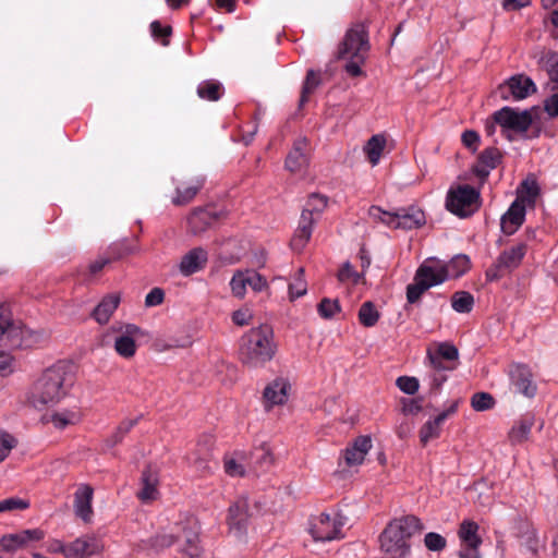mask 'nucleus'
I'll use <instances>...</instances> for the list:
<instances>
[{
    "label": "nucleus",
    "instance_id": "58",
    "mask_svg": "<svg viewBox=\"0 0 558 558\" xmlns=\"http://www.w3.org/2000/svg\"><path fill=\"white\" fill-rule=\"evenodd\" d=\"M138 418H128L120 423L116 433L112 435V445L122 441L123 437L137 424Z\"/></svg>",
    "mask_w": 558,
    "mask_h": 558
},
{
    "label": "nucleus",
    "instance_id": "3",
    "mask_svg": "<svg viewBox=\"0 0 558 558\" xmlns=\"http://www.w3.org/2000/svg\"><path fill=\"white\" fill-rule=\"evenodd\" d=\"M277 345L274 341V331L268 325H260L250 329L241 338L240 359L250 367L262 366L272 360Z\"/></svg>",
    "mask_w": 558,
    "mask_h": 558
},
{
    "label": "nucleus",
    "instance_id": "53",
    "mask_svg": "<svg viewBox=\"0 0 558 558\" xmlns=\"http://www.w3.org/2000/svg\"><path fill=\"white\" fill-rule=\"evenodd\" d=\"M150 31L154 38L160 39L161 45L167 46L169 44V37L172 33L171 26H162L159 21H154L150 24Z\"/></svg>",
    "mask_w": 558,
    "mask_h": 558
},
{
    "label": "nucleus",
    "instance_id": "54",
    "mask_svg": "<svg viewBox=\"0 0 558 558\" xmlns=\"http://www.w3.org/2000/svg\"><path fill=\"white\" fill-rule=\"evenodd\" d=\"M550 96L545 100V111L550 117H558V81L550 84Z\"/></svg>",
    "mask_w": 558,
    "mask_h": 558
},
{
    "label": "nucleus",
    "instance_id": "18",
    "mask_svg": "<svg viewBox=\"0 0 558 558\" xmlns=\"http://www.w3.org/2000/svg\"><path fill=\"white\" fill-rule=\"evenodd\" d=\"M45 533L40 529L23 530L19 533L7 534L0 538V550L12 553L26 547L32 542H39Z\"/></svg>",
    "mask_w": 558,
    "mask_h": 558
},
{
    "label": "nucleus",
    "instance_id": "19",
    "mask_svg": "<svg viewBox=\"0 0 558 558\" xmlns=\"http://www.w3.org/2000/svg\"><path fill=\"white\" fill-rule=\"evenodd\" d=\"M458 410V401H453L446 410L440 412L433 420H428L420 429L418 436L420 441L423 446H426L430 440L436 439L440 436L441 425L450 416L453 415Z\"/></svg>",
    "mask_w": 558,
    "mask_h": 558
},
{
    "label": "nucleus",
    "instance_id": "6",
    "mask_svg": "<svg viewBox=\"0 0 558 558\" xmlns=\"http://www.w3.org/2000/svg\"><path fill=\"white\" fill-rule=\"evenodd\" d=\"M368 216L392 229H415L425 223L424 213L415 207L401 208L396 211H386L379 206H371Z\"/></svg>",
    "mask_w": 558,
    "mask_h": 558
},
{
    "label": "nucleus",
    "instance_id": "34",
    "mask_svg": "<svg viewBox=\"0 0 558 558\" xmlns=\"http://www.w3.org/2000/svg\"><path fill=\"white\" fill-rule=\"evenodd\" d=\"M82 421V412L78 408L62 409L50 415L49 422L57 429H64L68 426L76 425Z\"/></svg>",
    "mask_w": 558,
    "mask_h": 558
},
{
    "label": "nucleus",
    "instance_id": "1",
    "mask_svg": "<svg viewBox=\"0 0 558 558\" xmlns=\"http://www.w3.org/2000/svg\"><path fill=\"white\" fill-rule=\"evenodd\" d=\"M74 383V366L60 361L47 368L34 383L29 402L35 408L57 404L70 392Z\"/></svg>",
    "mask_w": 558,
    "mask_h": 558
},
{
    "label": "nucleus",
    "instance_id": "45",
    "mask_svg": "<svg viewBox=\"0 0 558 558\" xmlns=\"http://www.w3.org/2000/svg\"><path fill=\"white\" fill-rule=\"evenodd\" d=\"M320 84L319 75L314 70H308L300 98V106H303L308 100V96L318 87Z\"/></svg>",
    "mask_w": 558,
    "mask_h": 558
},
{
    "label": "nucleus",
    "instance_id": "10",
    "mask_svg": "<svg viewBox=\"0 0 558 558\" xmlns=\"http://www.w3.org/2000/svg\"><path fill=\"white\" fill-rule=\"evenodd\" d=\"M526 254V245L518 243L505 250L496 259L495 264L487 269L486 278L495 281L505 276L507 272L518 268Z\"/></svg>",
    "mask_w": 558,
    "mask_h": 558
},
{
    "label": "nucleus",
    "instance_id": "26",
    "mask_svg": "<svg viewBox=\"0 0 558 558\" xmlns=\"http://www.w3.org/2000/svg\"><path fill=\"white\" fill-rule=\"evenodd\" d=\"M372 448V438L369 436H359L351 446L343 451V458L349 466H355L363 463L365 456Z\"/></svg>",
    "mask_w": 558,
    "mask_h": 558
},
{
    "label": "nucleus",
    "instance_id": "35",
    "mask_svg": "<svg viewBox=\"0 0 558 558\" xmlns=\"http://www.w3.org/2000/svg\"><path fill=\"white\" fill-rule=\"evenodd\" d=\"M386 137L383 134L373 135L364 145L363 151L372 166L378 165L386 147Z\"/></svg>",
    "mask_w": 558,
    "mask_h": 558
},
{
    "label": "nucleus",
    "instance_id": "47",
    "mask_svg": "<svg viewBox=\"0 0 558 558\" xmlns=\"http://www.w3.org/2000/svg\"><path fill=\"white\" fill-rule=\"evenodd\" d=\"M432 354L438 356L439 359H444L448 363L456 365L459 359V351L457 347L449 342L439 343L436 350L432 351Z\"/></svg>",
    "mask_w": 558,
    "mask_h": 558
},
{
    "label": "nucleus",
    "instance_id": "50",
    "mask_svg": "<svg viewBox=\"0 0 558 558\" xmlns=\"http://www.w3.org/2000/svg\"><path fill=\"white\" fill-rule=\"evenodd\" d=\"M362 277L363 272L360 274L356 270H354L350 262L343 263L338 271V280L340 282H351L353 284H356L360 282Z\"/></svg>",
    "mask_w": 558,
    "mask_h": 558
},
{
    "label": "nucleus",
    "instance_id": "51",
    "mask_svg": "<svg viewBox=\"0 0 558 558\" xmlns=\"http://www.w3.org/2000/svg\"><path fill=\"white\" fill-rule=\"evenodd\" d=\"M317 311L323 318L330 319L340 312V304L338 300L325 298L317 305Z\"/></svg>",
    "mask_w": 558,
    "mask_h": 558
},
{
    "label": "nucleus",
    "instance_id": "17",
    "mask_svg": "<svg viewBox=\"0 0 558 558\" xmlns=\"http://www.w3.org/2000/svg\"><path fill=\"white\" fill-rule=\"evenodd\" d=\"M291 385L284 377H277L266 385L263 391V400L266 410L276 405H283L289 399Z\"/></svg>",
    "mask_w": 558,
    "mask_h": 558
},
{
    "label": "nucleus",
    "instance_id": "48",
    "mask_svg": "<svg viewBox=\"0 0 558 558\" xmlns=\"http://www.w3.org/2000/svg\"><path fill=\"white\" fill-rule=\"evenodd\" d=\"M17 446V439L8 430L0 428V463L3 462Z\"/></svg>",
    "mask_w": 558,
    "mask_h": 558
},
{
    "label": "nucleus",
    "instance_id": "36",
    "mask_svg": "<svg viewBox=\"0 0 558 558\" xmlns=\"http://www.w3.org/2000/svg\"><path fill=\"white\" fill-rule=\"evenodd\" d=\"M197 96L207 101H217L223 95V86L216 80H206L198 84Z\"/></svg>",
    "mask_w": 558,
    "mask_h": 558
},
{
    "label": "nucleus",
    "instance_id": "64",
    "mask_svg": "<svg viewBox=\"0 0 558 558\" xmlns=\"http://www.w3.org/2000/svg\"><path fill=\"white\" fill-rule=\"evenodd\" d=\"M163 290L160 288H154L147 293L145 298V305L148 307L160 305L163 302Z\"/></svg>",
    "mask_w": 558,
    "mask_h": 558
},
{
    "label": "nucleus",
    "instance_id": "2",
    "mask_svg": "<svg viewBox=\"0 0 558 558\" xmlns=\"http://www.w3.org/2000/svg\"><path fill=\"white\" fill-rule=\"evenodd\" d=\"M424 526L415 515H404L388 523L379 536V548L384 558H408L409 539L423 531Z\"/></svg>",
    "mask_w": 558,
    "mask_h": 558
},
{
    "label": "nucleus",
    "instance_id": "52",
    "mask_svg": "<svg viewBox=\"0 0 558 558\" xmlns=\"http://www.w3.org/2000/svg\"><path fill=\"white\" fill-rule=\"evenodd\" d=\"M327 206V198L319 194H312L303 210L318 217Z\"/></svg>",
    "mask_w": 558,
    "mask_h": 558
},
{
    "label": "nucleus",
    "instance_id": "32",
    "mask_svg": "<svg viewBox=\"0 0 558 558\" xmlns=\"http://www.w3.org/2000/svg\"><path fill=\"white\" fill-rule=\"evenodd\" d=\"M513 535L518 538L519 545L533 555L536 553V533L527 521L518 519L513 525Z\"/></svg>",
    "mask_w": 558,
    "mask_h": 558
},
{
    "label": "nucleus",
    "instance_id": "57",
    "mask_svg": "<svg viewBox=\"0 0 558 558\" xmlns=\"http://www.w3.org/2000/svg\"><path fill=\"white\" fill-rule=\"evenodd\" d=\"M175 537H180L179 533H175L174 525L168 533H160L154 537V546L159 548L170 547L177 544Z\"/></svg>",
    "mask_w": 558,
    "mask_h": 558
},
{
    "label": "nucleus",
    "instance_id": "15",
    "mask_svg": "<svg viewBox=\"0 0 558 558\" xmlns=\"http://www.w3.org/2000/svg\"><path fill=\"white\" fill-rule=\"evenodd\" d=\"M112 330H116V328L113 327ZM117 331L120 333L114 339V351L123 359H132L137 351L135 339L142 335L141 328L136 325L128 324L117 329Z\"/></svg>",
    "mask_w": 558,
    "mask_h": 558
},
{
    "label": "nucleus",
    "instance_id": "25",
    "mask_svg": "<svg viewBox=\"0 0 558 558\" xmlns=\"http://www.w3.org/2000/svg\"><path fill=\"white\" fill-rule=\"evenodd\" d=\"M316 219L317 217L308 211H302L299 227L291 239V247L294 251L301 252L305 247L312 236L313 226Z\"/></svg>",
    "mask_w": 558,
    "mask_h": 558
},
{
    "label": "nucleus",
    "instance_id": "56",
    "mask_svg": "<svg viewBox=\"0 0 558 558\" xmlns=\"http://www.w3.org/2000/svg\"><path fill=\"white\" fill-rule=\"evenodd\" d=\"M246 270L248 276L247 286H250L254 292H262L268 289V282L264 276H262L255 270Z\"/></svg>",
    "mask_w": 558,
    "mask_h": 558
},
{
    "label": "nucleus",
    "instance_id": "5",
    "mask_svg": "<svg viewBox=\"0 0 558 558\" xmlns=\"http://www.w3.org/2000/svg\"><path fill=\"white\" fill-rule=\"evenodd\" d=\"M31 331L22 326L13 324L8 316L4 315V310L0 306V347L3 348H21L28 345L27 338ZM12 357L9 353L0 351V372H10Z\"/></svg>",
    "mask_w": 558,
    "mask_h": 558
},
{
    "label": "nucleus",
    "instance_id": "40",
    "mask_svg": "<svg viewBox=\"0 0 558 558\" xmlns=\"http://www.w3.org/2000/svg\"><path fill=\"white\" fill-rule=\"evenodd\" d=\"M380 315L374 303L364 302L359 310V320L364 327H373L377 324Z\"/></svg>",
    "mask_w": 558,
    "mask_h": 558
},
{
    "label": "nucleus",
    "instance_id": "24",
    "mask_svg": "<svg viewBox=\"0 0 558 558\" xmlns=\"http://www.w3.org/2000/svg\"><path fill=\"white\" fill-rule=\"evenodd\" d=\"M308 144L305 138L296 140L286 158V168L292 173L302 172L308 166Z\"/></svg>",
    "mask_w": 558,
    "mask_h": 558
},
{
    "label": "nucleus",
    "instance_id": "21",
    "mask_svg": "<svg viewBox=\"0 0 558 558\" xmlns=\"http://www.w3.org/2000/svg\"><path fill=\"white\" fill-rule=\"evenodd\" d=\"M94 489L89 484H80L74 493V512L84 522H89L93 517Z\"/></svg>",
    "mask_w": 558,
    "mask_h": 558
},
{
    "label": "nucleus",
    "instance_id": "14",
    "mask_svg": "<svg viewBox=\"0 0 558 558\" xmlns=\"http://www.w3.org/2000/svg\"><path fill=\"white\" fill-rule=\"evenodd\" d=\"M509 378L515 392L526 398L535 397L537 392V386L527 365L520 363L512 364L509 368Z\"/></svg>",
    "mask_w": 558,
    "mask_h": 558
},
{
    "label": "nucleus",
    "instance_id": "49",
    "mask_svg": "<svg viewBox=\"0 0 558 558\" xmlns=\"http://www.w3.org/2000/svg\"><path fill=\"white\" fill-rule=\"evenodd\" d=\"M471 405L475 411H486L495 405V399L488 392H476L471 398Z\"/></svg>",
    "mask_w": 558,
    "mask_h": 558
},
{
    "label": "nucleus",
    "instance_id": "60",
    "mask_svg": "<svg viewBox=\"0 0 558 558\" xmlns=\"http://www.w3.org/2000/svg\"><path fill=\"white\" fill-rule=\"evenodd\" d=\"M28 507V501L16 497H11L0 501V513L13 510H24Z\"/></svg>",
    "mask_w": 558,
    "mask_h": 558
},
{
    "label": "nucleus",
    "instance_id": "23",
    "mask_svg": "<svg viewBox=\"0 0 558 558\" xmlns=\"http://www.w3.org/2000/svg\"><path fill=\"white\" fill-rule=\"evenodd\" d=\"M502 159L501 151L496 147L485 148L477 158V162L472 167L473 173L482 180H485L492 170H494Z\"/></svg>",
    "mask_w": 558,
    "mask_h": 558
},
{
    "label": "nucleus",
    "instance_id": "28",
    "mask_svg": "<svg viewBox=\"0 0 558 558\" xmlns=\"http://www.w3.org/2000/svg\"><path fill=\"white\" fill-rule=\"evenodd\" d=\"M206 263L207 252L202 247H195L182 257L179 269L182 275L190 276L203 269Z\"/></svg>",
    "mask_w": 558,
    "mask_h": 558
},
{
    "label": "nucleus",
    "instance_id": "20",
    "mask_svg": "<svg viewBox=\"0 0 558 558\" xmlns=\"http://www.w3.org/2000/svg\"><path fill=\"white\" fill-rule=\"evenodd\" d=\"M102 545L94 535H84L68 544L66 558H87L100 553Z\"/></svg>",
    "mask_w": 558,
    "mask_h": 558
},
{
    "label": "nucleus",
    "instance_id": "61",
    "mask_svg": "<svg viewBox=\"0 0 558 558\" xmlns=\"http://www.w3.org/2000/svg\"><path fill=\"white\" fill-rule=\"evenodd\" d=\"M427 360L430 369L438 372H450L456 368V364H451L446 362L444 359H439L438 356L432 354V351H427Z\"/></svg>",
    "mask_w": 558,
    "mask_h": 558
},
{
    "label": "nucleus",
    "instance_id": "8",
    "mask_svg": "<svg viewBox=\"0 0 558 558\" xmlns=\"http://www.w3.org/2000/svg\"><path fill=\"white\" fill-rule=\"evenodd\" d=\"M345 518L339 513H320L311 521L310 533L317 542H328L340 538Z\"/></svg>",
    "mask_w": 558,
    "mask_h": 558
},
{
    "label": "nucleus",
    "instance_id": "9",
    "mask_svg": "<svg viewBox=\"0 0 558 558\" xmlns=\"http://www.w3.org/2000/svg\"><path fill=\"white\" fill-rule=\"evenodd\" d=\"M532 111V109L518 111L511 107H504L494 112L493 121L505 131L524 134L533 123Z\"/></svg>",
    "mask_w": 558,
    "mask_h": 558
},
{
    "label": "nucleus",
    "instance_id": "30",
    "mask_svg": "<svg viewBox=\"0 0 558 558\" xmlns=\"http://www.w3.org/2000/svg\"><path fill=\"white\" fill-rule=\"evenodd\" d=\"M142 488L137 493V497L143 502H149L155 499H157L159 492H158V473L156 470H153L150 466H147L141 477Z\"/></svg>",
    "mask_w": 558,
    "mask_h": 558
},
{
    "label": "nucleus",
    "instance_id": "27",
    "mask_svg": "<svg viewBox=\"0 0 558 558\" xmlns=\"http://www.w3.org/2000/svg\"><path fill=\"white\" fill-rule=\"evenodd\" d=\"M418 278L424 279L425 283L432 287L441 284L448 279L447 270L440 260H430L423 263L415 272Z\"/></svg>",
    "mask_w": 558,
    "mask_h": 558
},
{
    "label": "nucleus",
    "instance_id": "43",
    "mask_svg": "<svg viewBox=\"0 0 558 558\" xmlns=\"http://www.w3.org/2000/svg\"><path fill=\"white\" fill-rule=\"evenodd\" d=\"M243 456L242 454H232L226 456L223 458V469L225 472L232 477L244 476L245 475V466L242 463Z\"/></svg>",
    "mask_w": 558,
    "mask_h": 558
},
{
    "label": "nucleus",
    "instance_id": "11",
    "mask_svg": "<svg viewBox=\"0 0 558 558\" xmlns=\"http://www.w3.org/2000/svg\"><path fill=\"white\" fill-rule=\"evenodd\" d=\"M175 533L180 537H175L177 545L180 550L189 557H197L201 553L199 543V527L195 520L186 519L174 524Z\"/></svg>",
    "mask_w": 558,
    "mask_h": 558
},
{
    "label": "nucleus",
    "instance_id": "37",
    "mask_svg": "<svg viewBox=\"0 0 558 558\" xmlns=\"http://www.w3.org/2000/svg\"><path fill=\"white\" fill-rule=\"evenodd\" d=\"M478 524L474 521H462L458 532L461 545H481L482 538L478 535Z\"/></svg>",
    "mask_w": 558,
    "mask_h": 558
},
{
    "label": "nucleus",
    "instance_id": "31",
    "mask_svg": "<svg viewBox=\"0 0 558 558\" xmlns=\"http://www.w3.org/2000/svg\"><path fill=\"white\" fill-rule=\"evenodd\" d=\"M534 424L535 415L533 413L522 415L508 433V439L511 445H519L526 441Z\"/></svg>",
    "mask_w": 558,
    "mask_h": 558
},
{
    "label": "nucleus",
    "instance_id": "55",
    "mask_svg": "<svg viewBox=\"0 0 558 558\" xmlns=\"http://www.w3.org/2000/svg\"><path fill=\"white\" fill-rule=\"evenodd\" d=\"M425 546L432 551H440L446 547V538L438 533L429 532L424 537Z\"/></svg>",
    "mask_w": 558,
    "mask_h": 558
},
{
    "label": "nucleus",
    "instance_id": "38",
    "mask_svg": "<svg viewBox=\"0 0 558 558\" xmlns=\"http://www.w3.org/2000/svg\"><path fill=\"white\" fill-rule=\"evenodd\" d=\"M537 63L550 77V84L558 81V51H543Z\"/></svg>",
    "mask_w": 558,
    "mask_h": 558
},
{
    "label": "nucleus",
    "instance_id": "59",
    "mask_svg": "<svg viewBox=\"0 0 558 558\" xmlns=\"http://www.w3.org/2000/svg\"><path fill=\"white\" fill-rule=\"evenodd\" d=\"M396 384L401 391L408 395H414L420 388L418 380L415 377L401 376Z\"/></svg>",
    "mask_w": 558,
    "mask_h": 558
},
{
    "label": "nucleus",
    "instance_id": "22",
    "mask_svg": "<svg viewBox=\"0 0 558 558\" xmlns=\"http://www.w3.org/2000/svg\"><path fill=\"white\" fill-rule=\"evenodd\" d=\"M525 205L523 199H515L502 215L500 225L504 233L513 234L524 222Z\"/></svg>",
    "mask_w": 558,
    "mask_h": 558
},
{
    "label": "nucleus",
    "instance_id": "41",
    "mask_svg": "<svg viewBox=\"0 0 558 558\" xmlns=\"http://www.w3.org/2000/svg\"><path fill=\"white\" fill-rule=\"evenodd\" d=\"M474 305V298L470 292L458 291L451 298V306L458 313H470Z\"/></svg>",
    "mask_w": 558,
    "mask_h": 558
},
{
    "label": "nucleus",
    "instance_id": "62",
    "mask_svg": "<svg viewBox=\"0 0 558 558\" xmlns=\"http://www.w3.org/2000/svg\"><path fill=\"white\" fill-rule=\"evenodd\" d=\"M109 251H110L109 256H111L112 260H117L119 258H122L123 256L135 253L136 248L129 246L124 242H120V243H114L113 245H111Z\"/></svg>",
    "mask_w": 558,
    "mask_h": 558
},
{
    "label": "nucleus",
    "instance_id": "63",
    "mask_svg": "<svg viewBox=\"0 0 558 558\" xmlns=\"http://www.w3.org/2000/svg\"><path fill=\"white\" fill-rule=\"evenodd\" d=\"M461 141L466 148L474 153L480 144V135L475 131L466 130L463 132Z\"/></svg>",
    "mask_w": 558,
    "mask_h": 558
},
{
    "label": "nucleus",
    "instance_id": "4",
    "mask_svg": "<svg viewBox=\"0 0 558 558\" xmlns=\"http://www.w3.org/2000/svg\"><path fill=\"white\" fill-rule=\"evenodd\" d=\"M368 33L365 25H352L344 34L338 48V59L347 60L345 72L353 77L363 75L364 64L369 51Z\"/></svg>",
    "mask_w": 558,
    "mask_h": 558
},
{
    "label": "nucleus",
    "instance_id": "13",
    "mask_svg": "<svg viewBox=\"0 0 558 558\" xmlns=\"http://www.w3.org/2000/svg\"><path fill=\"white\" fill-rule=\"evenodd\" d=\"M226 217L227 211L225 209H218L214 206L198 207L189 215L187 223L193 234H199Z\"/></svg>",
    "mask_w": 558,
    "mask_h": 558
},
{
    "label": "nucleus",
    "instance_id": "7",
    "mask_svg": "<svg viewBox=\"0 0 558 558\" xmlns=\"http://www.w3.org/2000/svg\"><path fill=\"white\" fill-rule=\"evenodd\" d=\"M446 208L460 218L470 217L480 208V192L469 184L450 187Z\"/></svg>",
    "mask_w": 558,
    "mask_h": 558
},
{
    "label": "nucleus",
    "instance_id": "46",
    "mask_svg": "<svg viewBox=\"0 0 558 558\" xmlns=\"http://www.w3.org/2000/svg\"><path fill=\"white\" fill-rule=\"evenodd\" d=\"M430 288V284L425 283L424 279L418 278L415 274L414 282L407 287V300L409 303H415L420 300L422 294Z\"/></svg>",
    "mask_w": 558,
    "mask_h": 558
},
{
    "label": "nucleus",
    "instance_id": "16",
    "mask_svg": "<svg viewBox=\"0 0 558 558\" xmlns=\"http://www.w3.org/2000/svg\"><path fill=\"white\" fill-rule=\"evenodd\" d=\"M205 185V178L202 175L189 177L178 180L175 194L171 202L175 206L190 204Z\"/></svg>",
    "mask_w": 558,
    "mask_h": 558
},
{
    "label": "nucleus",
    "instance_id": "39",
    "mask_svg": "<svg viewBox=\"0 0 558 558\" xmlns=\"http://www.w3.org/2000/svg\"><path fill=\"white\" fill-rule=\"evenodd\" d=\"M448 278H458L470 269V259L466 255L460 254L454 256L449 263L444 264Z\"/></svg>",
    "mask_w": 558,
    "mask_h": 558
},
{
    "label": "nucleus",
    "instance_id": "29",
    "mask_svg": "<svg viewBox=\"0 0 558 558\" xmlns=\"http://www.w3.org/2000/svg\"><path fill=\"white\" fill-rule=\"evenodd\" d=\"M248 518V499L246 497H240L228 509V524L231 529L242 531L246 527Z\"/></svg>",
    "mask_w": 558,
    "mask_h": 558
},
{
    "label": "nucleus",
    "instance_id": "12",
    "mask_svg": "<svg viewBox=\"0 0 558 558\" xmlns=\"http://www.w3.org/2000/svg\"><path fill=\"white\" fill-rule=\"evenodd\" d=\"M535 92V83L524 74L513 75L498 87V93L502 100H522Z\"/></svg>",
    "mask_w": 558,
    "mask_h": 558
},
{
    "label": "nucleus",
    "instance_id": "33",
    "mask_svg": "<svg viewBox=\"0 0 558 558\" xmlns=\"http://www.w3.org/2000/svg\"><path fill=\"white\" fill-rule=\"evenodd\" d=\"M120 304V295L119 294H108L106 295L100 303L94 308L92 316L95 318L97 323L100 325H105L109 322L110 317L118 308Z\"/></svg>",
    "mask_w": 558,
    "mask_h": 558
},
{
    "label": "nucleus",
    "instance_id": "44",
    "mask_svg": "<svg viewBox=\"0 0 558 558\" xmlns=\"http://www.w3.org/2000/svg\"><path fill=\"white\" fill-rule=\"evenodd\" d=\"M247 281V270H236L230 280L232 295L238 299H243L246 293Z\"/></svg>",
    "mask_w": 558,
    "mask_h": 558
},
{
    "label": "nucleus",
    "instance_id": "42",
    "mask_svg": "<svg viewBox=\"0 0 558 558\" xmlns=\"http://www.w3.org/2000/svg\"><path fill=\"white\" fill-rule=\"evenodd\" d=\"M307 292V284L304 279V269L299 268L293 276L292 281L289 283V296L293 301L298 298L305 295Z\"/></svg>",
    "mask_w": 558,
    "mask_h": 558
}]
</instances>
